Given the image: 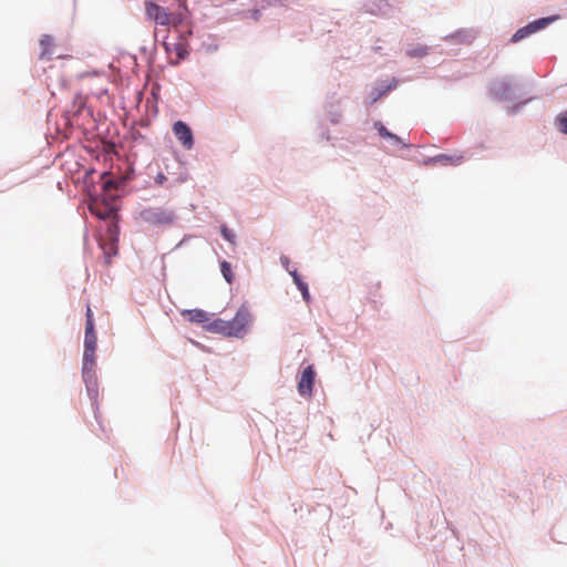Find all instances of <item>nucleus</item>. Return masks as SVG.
<instances>
[{
    "label": "nucleus",
    "instance_id": "obj_15",
    "mask_svg": "<svg viewBox=\"0 0 567 567\" xmlns=\"http://www.w3.org/2000/svg\"><path fill=\"white\" fill-rule=\"evenodd\" d=\"M375 127L382 137L392 140L394 144L401 143L400 137L396 136L395 134L389 132L386 130V127L381 122L375 123Z\"/></svg>",
    "mask_w": 567,
    "mask_h": 567
},
{
    "label": "nucleus",
    "instance_id": "obj_7",
    "mask_svg": "<svg viewBox=\"0 0 567 567\" xmlns=\"http://www.w3.org/2000/svg\"><path fill=\"white\" fill-rule=\"evenodd\" d=\"M94 369L95 367H82L83 381L86 384L87 392L92 396L97 394V380Z\"/></svg>",
    "mask_w": 567,
    "mask_h": 567
},
{
    "label": "nucleus",
    "instance_id": "obj_20",
    "mask_svg": "<svg viewBox=\"0 0 567 567\" xmlns=\"http://www.w3.org/2000/svg\"><path fill=\"white\" fill-rule=\"evenodd\" d=\"M221 235L224 236V238L230 244V245H234L235 244V234L233 231H230L228 228L226 227H221Z\"/></svg>",
    "mask_w": 567,
    "mask_h": 567
},
{
    "label": "nucleus",
    "instance_id": "obj_3",
    "mask_svg": "<svg viewBox=\"0 0 567 567\" xmlns=\"http://www.w3.org/2000/svg\"><path fill=\"white\" fill-rule=\"evenodd\" d=\"M173 133L185 150H192L194 146L193 132L183 121H176L173 124Z\"/></svg>",
    "mask_w": 567,
    "mask_h": 567
},
{
    "label": "nucleus",
    "instance_id": "obj_14",
    "mask_svg": "<svg viewBox=\"0 0 567 567\" xmlns=\"http://www.w3.org/2000/svg\"><path fill=\"white\" fill-rule=\"evenodd\" d=\"M95 350L96 348H84L82 367H95Z\"/></svg>",
    "mask_w": 567,
    "mask_h": 567
},
{
    "label": "nucleus",
    "instance_id": "obj_26",
    "mask_svg": "<svg viewBox=\"0 0 567 567\" xmlns=\"http://www.w3.org/2000/svg\"><path fill=\"white\" fill-rule=\"evenodd\" d=\"M165 179V176L163 174H158L157 182L162 183Z\"/></svg>",
    "mask_w": 567,
    "mask_h": 567
},
{
    "label": "nucleus",
    "instance_id": "obj_19",
    "mask_svg": "<svg viewBox=\"0 0 567 567\" xmlns=\"http://www.w3.org/2000/svg\"><path fill=\"white\" fill-rule=\"evenodd\" d=\"M90 210H91V213L95 214L96 216H99L100 218H103V219H105L112 215V210L105 208L104 212H101L96 208L95 205H90Z\"/></svg>",
    "mask_w": 567,
    "mask_h": 567
},
{
    "label": "nucleus",
    "instance_id": "obj_8",
    "mask_svg": "<svg viewBox=\"0 0 567 567\" xmlns=\"http://www.w3.org/2000/svg\"><path fill=\"white\" fill-rule=\"evenodd\" d=\"M492 90L498 100H508L512 97L513 84L509 80L503 79L495 82Z\"/></svg>",
    "mask_w": 567,
    "mask_h": 567
},
{
    "label": "nucleus",
    "instance_id": "obj_16",
    "mask_svg": "<svg viewBox=\"0 0 567 567\" xmlns=\"http://www.w3.org/2000/svg\"><path fill=\"white\" fill-rule=\"evenodd\" d=\"M220 272H221L223 277L225 278V280L228 284L233 282V280H234V272H233V267H231L230 262L221 261L220 262Z\"/></svg>",
    "mask_w": 567,
    "mask_h": 567
},
{
    "label": "nucleus",
    "instance_id": "obj_2",
    "mask_svg": "<svg viewBox=\"0 0 567 567\" xmlns=\"http://www.w3.org/2000/svg\"><path fill=\"white\" fill-rule=\"evenodd\" d=\"M248 323V313L238 311L230 321L215 319V333H220L225 337H240Z\"/></svg>",
    "mask_w": 567,
    "mask_h": 567
},
{
    "label": "nucleus",
    "instance_id": "obj_1",
    "mask_svg": "<svg viewBox=\"0 0 567 567\" xmlns=\"http://www.w3.org/2000/svg\"><path fill=\"white\" fill-rule=\"evenodd\" d=\"M144 6L146 18L154 21L157 25L176 28L182 24L184 20L181 12L171 11L168 8L155 3L153 0H146Z\"/></svg>",
    "mask_w": 567,
    "mask_h": 567
},
{
    "label": "nucleus",
    "instance_id": "obj_23",
    "mask_svg": "<svg viewBox=\"0 0 567 567\" xmlns=\"http://www.w3.org/2000/svg\"><path fill=\"white\" fill-rule=\"evenodd\" d=\"M173 220L172 215H165L163 218H159L158 221L161 223H171Z\"/></svg>",
    "mask_w": 567,
    "mask_h": 567
},
{
    "label": "nucleus",
    "instance_id": "obj_22",
    "mask_svg": "<svg viewBox=\"0 0 567 567\" xmlns=\"http://www.w3.org/2000/svg\"><path fill=\"white\" fill-rule=\"evenodd\" d=\"M89 322L94 324L93 312H92L91 308L87 306V308H86V323H89Z\"/></svg>",
    "mask_w": 567,
    "mask_h": 567
},
{
    "label": "nucleus",
    "instance_id": "obj_9",
    "mask_svg": "<svg viewBox=\"0 0 567 567\" xmlns=\"http://www.w3.org/2000/svg\"><path fill=\"white\" fill-rule=\"evenodd\" d=\"M181 315L186 320L196 323H205L209 320L208 313L200 309L183 310Z\"/></svg>",
    "mask_w": 567,
    "mask_h": 567
},
{
    "label": "nucleus",
    "instance_id": "obj_10",
    "mask_svg": "<svg viewBox=\"0 0 567 567\" xmlns=\"http://www.w3.org/2000/svg\"><path fill=\"white\" fill-rule=\"evenodd\" d=\"M282 262H284L285 267H286L287 269H289V268H288V264H289L288 259H287V258H284V259H282ZM288 271H289V274L292 276L293 281H295V284L297 285L298 289L301 291L303 299H305L306 301H309V299H310V295H309V290H308V286H307V284H306V282H303V281L300 279V277H299V275L297 274V270H296V269H293V270H288Z\"/></svg>",
    "mask_w": 567,
    "mask_h": 567
},
{
    "label": "nucleus",
    "instance_id": "obj_21",
    "mask_svg": "<svg viewBox=\"0 0 567 567\" xmlns=\"http://www.w3.org/2000/svg\"><path fill=\"white\" fill-rule=\"evenodd\" d=\"M462 159H463V156H455V157H450V156H445V155L440 156V161L446 162V163L449 162L453 165L460 164L462 162Z\"/></svg>",
    "mask_w": 567,
    "mask_h": 567
},
{
    "label": "nucleus",
    "instance_id": "obj_18",
    "mask_svg": "<svg viewBox=\"0 0 567 567\" xmlns=\"http://www.w3.org/2000/svg\"><path fill=\"white\" fill-rule=\"evenodd\" d=\"M107 231L110 233V244H116L118 228L114 223L107 225Z\"/></svg>",
    "mask_w": 567,
    "mask_h": 567
},
{
    "label": "nucleus",
    "instance_id": "obj_13",
    "mask_svg": "<svg viewBox=\"0 0 567 567\" xmlns=\"http://www.w3.org/2000/svg\"><path fill=\"white\" fill-rule=\"evenodd\" d=\"M427 52V47L422 44H412L406 49V54L411 58H423Z\"/></svg>",
    "mask_w": 567,
    "mask_h": 567
},
{
    "label": "nucleus",
    "instance_id": "obj_25",
    "mask_svg": "<svg viewBox=\"0 0 567 567\" xmlns=\"http://www.w3.org/2000/svg\"><path fill=\"white\" fill-rule=\"evenodd\" d=\"M112 185H113V182H112V181H106V182L104 183V188H109V187H111Z\"/></svg>",
    "mask_w": 567,
    "mask_h": 567
},
{
    "label": "nucleus",
    "instance_id": "obj_24",
    "mask_svg": "<svg viewBox=\"0 0 567 567\" xmlns=\"http://www.w3.org/2000/svg\"><path fill=\"white\" fill-rule=\"evenodd\" d=\"M383 94H384V92H377V93H374L372 99H371V103L377 102Z\"/></svg>",
    "mask_w": 567,
    "mask_h": 567
},
{
    "label": "nucleus",
    "instance_id": "obj_4",
    "mask_svg": "<svg viewBox=\"0 0 567 567\" xmlns=\"http://www.w3.org/2000/svg\"><path fill=\"white\" fill-rule=\"evenodd\" d=\"M551 21L553 18H542L528 23L527 25L518 29L514 33V35L512 37V42H518L528 37L529 34L546 28Z\"/></svg>",
    "mask_w": 567,
    "mask_h": 567
},
{
    "label": "nucleus",
    "instance_id": "obj_17",
    "mask_svg": "<svg viewBox=\"0 0 567 567\" xmlns=\"http://www.w3.org/2000/svg\"><path fill=\"white\" fill-rule=\"evenodd\" d=\"M556 126L560 133L567 135V111L557 115Z\"/></svg>",
    "mask_w": 567,
    "mask_h": 567
},
{
    "label": "nucleus",
    "instance_id": "obj_6",
    "mask_svg": "<svg viewBox=\"0 0 567 567\" xmlns=\"http://www.w3.org/2000/svg\"><path fill=\"white\" fill-rule=\"evenodd\" d=\"M163 47L172 64H178L187 54L186 47L182 41L175 43L164 41Z\"/></svg>",
    "mask_w": 567,
    "mask_h": 567
},
{
    "label": "nucleus",
    "instance_id": "obj_12",
    "mask_svg": "<svg viewBox=\"0 0 567 567\" xmlns=\"http://www.w3.org/2000/svg\"><path fill=\"white\" fill-rule=\"evenodd\" d=\"M96 334L94 331V324L91 322L85 324V338H84V348H96Z\"/></svg>",
    "mask_w": 567,
    "mask_h": 567
},
{
    "label": "nucleus",
    "instance_id": "obj_11",
    "mask_svg": "<svg viewBox=\"0 0 567 567\" xmlns=\"http://www.w3.org/2000/svg\"><path fill=\"white\" fill-rule=\"evenodd\" d=\"M40 45L42 48L41 53H40V59L50 60L51 55H52V48L54 45L53 38L49 34L42 35V38L40 39Z\"/></svg>",
    "mask_w": 567,
    "mask_h": 567
},
{
    "label": "nucleus",
    "instance_id": "obj_5",
    "mask_svg": "<svg viewBox=\"0 0 567 567\" xmlns=\"http://www.w3.org/2000/svg\"><path fill=\"white\" fill-rule=\"evenodd\" d=\"M316 372L312 365H308L301 373L298 382V392L302 396H311Z\"/></svg>",
    "mask_w": 567,
    "mask_h": 567
}]
</instances>
